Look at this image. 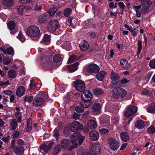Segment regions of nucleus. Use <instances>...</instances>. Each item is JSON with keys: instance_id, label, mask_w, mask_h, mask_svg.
<instances>
[{"instance_id": "nucleus-1", "label": "nucleus", "mask_w": 155, "mask_h": 155, "mask_svg": "<svg viewBox=\"0 0 155 155\" xmlns=\"http://www.w3.org/2000/svg\"><path fill=\"white\" fill-rule=\"evenodd\" d=\"M61 60V57L58 54H55L51 52L48 55L41 57L40 64L43 69L46 70H51L54 68L56 64L54 63L59 62Z\"/></svg>"}, {"instance_id": "nucleus-2", "label": "nucleus", "mask_w": 155, "mask_h": 155, "mask_svg": "<svg viewBox=\"0 0 155 155\" xmlns=\"http://www.w3.org/2000/svg\"><path fill=\"white\" fill-rule=\"evenodd\" d=\"M87 93H83L81 97L82 101L80 103L81 106H77L75 108V111L78 113H82L84 111V108H87L90 106L92 103L91 100L93 98V95L89 91H87Z\"/></svg>"}, {"instance_id": "nucleus-3", "label": "nucleus", "mask_w": 155, "mask_h": 155, "mask_svg": "<svg viewBox=\"0 0 155 155\" xmlns=\"http://www.w3.org/2000/svg\"><path fill=\"white\" fill-rule=\"evenodd\" d=\"M26 35L33 40H38L41 36L39 28L35 25L28 27L25 31Z\"/></svg>"}, {"instance_id": "nucleus-4", "label": "nucleus", "mask_w": 155, "mask_h": 155, "mask_svg": "<svg viewBox=\"0 0 155 155\" xmlns=\"http://www.w3.org/2000/svg\"><path fill=\"white\" fill-rule=\"evenodd\" d=\"M71 136V144L72 145V148H74L78 145V143L81 145L83 142L85 137L82 136L78 131L74 132Z\"/></svg>"}, {"instance_id": "nucleus-5", "label": "nucleus", "mask_w": 155, "mask_h": 155, "mask_svg": "<svg viewBox=\"0 0 155 155\" xmlns=\"http://www.w3.org/2000/svg\"><path fill=\"white\" fill-rule=\"evenodd\" d=\"M113 91V97L116 99H122L125 97L127 94V91L124 89L120 87H117Z\"/></svg>"}, {"instance_id": "nucleus-6", "label": "nucleus", "mask_w": 155, "mask_h": 155, "mask_svg": "<svg viewBox=\"0 0 155 155\" xmlns=\"http://www.w3.org/2000/svg\"><path fill=\"white\" fill-rule=\"evenodd\" d=\"M69 126L71 131L73 132L76 130L81 131L83 129V125L77 121H73Z\"/></svg>"}, {"instance_id": "nucleus-7", "label": "nucleus", "mask_w": 155, "mask_h": 155, "mask_svg": "<svg viewBox=\"0 0 155 155\" xmlns=\"http://www.w3.org/2000/svg\"><path fill=\"white\" fill-rule=\"evenodd\" d=\"M100 68L98 65L94 63H91L87 66L86 70L89 73L96 74L99 71Z\"/></svg>"}, {"instance_id": "nucleus-8", "label": "nucleus", "mask_w": 155, "mask_h": 155, "mask_svg": "<svg viewBox=\"0 0 155 155\" xmlns=\"http://www.w3.org/2000/svg\"><path fill=\"white\" fill-rule=\"evenodd\" d=\"M73 86L75 87L76 90L81 92L84 91L85 88L84 82L81 80L74 82Z\"/></svg>"}, {"instance_id": "nucleus-9", "label": "nucleus", "mask_w": 155, "mask_h": 155, "mask_svg": "<svg viewBox=\"0 0 155 155\" xmlns=\"http://www.w3.org/2000/svg\"><path fill=\"white\" fill-rule=\"evenodd\" d=\"M109 143L110 148L114 151L117 150L120 145L118 141L113 138L110 139Z\"/></svg>"}, {"instance_id": "nucleus-10", "label": "nucleus", "mask_w": 155, "mask_h": 155, "mask_svg": "<svg viewBox=\"0 0 155 155\" xmlns=\"http://www.w3.org/2000/svg\"><path fill=\"white\" fill-rule=\"evenodd\" d=\"M137 111V108L134 106H131L128 107L125 111L124 114L125 116L129 117L134 114Z\"/></svg>"}, {"instance_id": "nucleus-11", "label": "nucleus", "mask_w": 155, "mask_h": 155, "mask_svg": "<svg viewBox=\"0 0 155 155\" xmlns=\"http://www.w3.org/2000/svg\"><path fill=\"white\" fill-rule=\"evenodd\" d=\"M59 25L58 21L54 20L50 21L48 25V28L51 31H54L58 28Z\"/></svg>"}, {"instance_id": "nucleus-12", "label": "nucleus", "mask_w": 155, "mask_h": 155, "mask_svg": "<svg viewBox=\"0 0 155 155\" xmlns=\"http://www.w3.org/2000/svg\"><path fill=\"white\" fill-rule=\"evenodd\" d=\"M101 147L98 143H94L91 147L90 153L94 155H98L100 152Z\"/></svg>"}, {"instance_id": "nucleus-13", "label": "nucleus", "mask_w": 155, "mask_h": 155, "mask_svg": "<svg viewBox=\"0 0 155 155\" xmlns=\"http://www.w3.org/2000/svg\"><path fill=\"white\" fill-rule=\"evenodd\" d=\"M129 80H127L126 78H124L121 81H116L114 84H112V87L115 88L117 86L122 87L124 85L129 82Z\"/></svg>"}, {"instance_id": "nucleus-14", "label": "nucleus", "mask_w": 155, "mask_h": 155, "mask_svg": "<svg viewBox=\"0 0 155 155\" xmlns=\"http://www.w3.org/2000/svg\"><path fill=\"white\" fill-rule=\"evenodd\" d=\"M44 100L41 97H37L34 99L33 101L32 105L33 106L39 107L41 106L43 104Z\"/></svg>"}, {"instance_id": "nucleus-15", "label": "nucleus", "mask_w": 155, "mask_h": 155, "mask_svg": "<svg viewBox=\"0 0 155 155\" xmlns=\"http://www.w3.org/2000/svg\"><path fill=\"white\" fill-rule=\"evenodd\" d=\"M79 64V62H77L73 64L67 65V67L69 72L72 73L78 69Z\"/></svg>"}, {"instance_id": "nucleus-16", "label": "nucleus", "mask_w": 155, "mask_h": 155, "mask_svg": "<svg viewBox=\"0 0 155 155\" xmlns=\"http://www.w3.org/2000/svg\"><path fill=\"white\" fill-rule=\"evenodd\" d=\"M71 140L67 138L64 139L61 142V146L63 149H66L71 143V145H70V146H72V145L71 144Z\"/></svg>"}, {"instance_id": "nucleus-17", "label": "nucleus", "mask_w": 155, "mask_h": 155, "mask_svg": "<svg viewBox=\"0 0 155 155\" xmlns=\"http://www.w3.org/2000/svg\"><path fill=\"white\" fill-rule=\"evenodd\" d=\"M79 47L81 51H85L89 48L90 45L87 41L84 40L79 44Z\"/></svg>"}, {"instance_id": "nucleus-18", "label": "nucleus", "mask_w": 155, "mask_h": 155, "mask_svg": "<svg viewBox=\"0 0 155 155\" xmlns=\"http://www.w3.org/2000/svg\"><path fill=\"white\" fill-rule=\"evenodd\" d=\"M89 135L90 139L94 141L97 140L99 137L98 132L95 130L91 131L89 133Z\"/></svg>"}, {"instance_id": "nucleus-19", "label": "nucleus", "mask_w": 155, "mask_h": 155, "mask_svg": "<svg viewBox=\"0 0 155 155\" xmlns=\"http://www.w3.org/2000/svg\"><path fill=\"white\" fill-rule=\"evenodd\" d=\"M13 149V151L16 155H22L23 154L24 150L22 146L17 145Z\"/></svg>"}, {"instance_id": "nucleus-20", "label": "nucleus", "mask_w": 155, "mask_h": 155, "mask_svg": "<svg viewBox=\"0 0 155 155\" xmlns=\"http://www.w3.org/2000/svg\"><path fill=\"white\" fill-rule=\"evenodd\" d=\"M135 125L136 127L139 129H142L145 126V122L142 120H138L135 122Z\"/></svg>"}, {"instance_id": "nucleus-21", "label": "nucleus", "mask_w": 155, "mask_h": 155, "mask_svg": "<svg viewBox=\"0 0 155 155\" xmlns=\"http://www.w3.org/2000/svg\"><path fill=\"white\" fill-rule=\"evenodd\" d=\"M96 75L97 79L100 81H102L104 80L105 75L107 74L106 71H102L98 72Z\"/></svg>"}, {"instance_id": "nucleus-22", "label": "nucleus", "mask_w": 155, "mask_h": 155, "mask_svg": "<svg viewBox=\"0 0 155 155\" xmlns=\"http://www.w3.org/2000/svg\"><path fill=\"white\" fill-rule=\"evenodd\" d=\"M25 91V88L23 86H20L17 89L16 95L18 97H21L24 94Z\"/></svg>"}, {"instance_id": "nucleus-23", "label": "nucleus", "mask_w": 155, "mask_h": 155, "mask_svg": "<svg viewBox=\"0 0 155 155\" xmlns=\"http://www.w3.org/2000/svg\"><path fill=\"white\" fill-rule=\"evenodd\" d=\"M120 136L121 140L124 142L128 141L129 140V136L126 132H123L121 133Z\"/></svg>"}, {"instance_id": "nucleus-24", "label": "nucleus", "mask_w": 155, "mask_h": 155, "mask_svg": "<svg viewBox=\"0 0 155 155\" xmlns=\"http://www.w3.org/2000/svg\"><path fill=\"white\" fill-rule=\"evenodd\" d=\"M142 7L144 9L148 10L151 7L152 2L150 0H147L141 3Z\"/></svg>"}, {"instance_id": "nucleus-25", "label": "nucleus", "mask_w": 155, "mask_h": 155, "mask_svg": "<svg viewBox=\"0 0 155 155\" xmlns=\"http://www.w3.org/2000/svg\"><path fill=\"white\" fill-rule=\"evenodd\" d=\"M120 77L119 74L115 73L112 71L110 74V78L111 80L113 81H117L120 78Z\"/></svg>"}, {"instance_id": "nucleus-26", "label": "nucleus", "mask_w": 155, "mask_h": 155, "mask_svg": "<svg viewBox=\"0 0 155 155\" xmlns=\"http://www.w3.org/2000/svg\"><path fill=\"white\" fill-rule=\"evenodd\" d=\"M93 91L94 94L96 95H102L104 92L103 89L99 87L95 88Z\"/></svg>"}, {"instance_id": "nucleus-27", "label": "nucleus", "mask_w": 155, "mask_h": 155, "mask_svg": "<svg viewBox=\"0 0 155 155\" xmlns=\"http://www.w3.org/2000/svg\"><path fill=\"white\" fill-rule=\"evenodd\" d=\"M78 153L81 155H91L88 149L80 148L78 150Z\"/></svg>"}, {"instance_id": "nucleus-28", "label": "nucleus", "mask_w": 155, "mask_h": 155, "mask_svg": "<svg viewBox=\"0 0 155 155\" xmlns=\"http://www.w3.org/2000/svg\"><path fill=\"white\" fill-rule=\"evenodd\" d=\"M43 41L45 45H48L51 42V37L48 34H45L43 38Z\"/></svg>"}, {"instance_id": "nucleus-29", "label": "nucleus", "mask_w": 155, "mask_h": 155, "mask_svg": "<svg viewBox=\"0 0 155 155\" xmlns=\"http://www.w3.org/2000/svg\"><path fill=\"white\" fill-rule=\"evenodd\" d=\"M32 120L31 118H29L27 122L26 131L30 132L32 129V124L31 123Z\"/></svg>"}, {"instance_id": "nucleus-30", "label": "nucleus", "mask_w": 155, "mask_h": 155, "mask_svg": "<svg viewBox=\"0 0 155 155\" xmlns=\"http://www.w3.org/2000/svg\"><path fill=\"white\" fill-rule=\"evenodd\" d=\"M88 127L91 129H94L97 127V123L93 120H89L87 123Z\"/></svg>"}, {"instance_id": "nucleus-31", "label": "nucleus", "mask_w": 155, "mask_h": 155, "mask_svg": "<svg viewBox=\"0 0 155 155\" xmlns=\"http://www.w3.org/2000/svg\"><path fill=\"white\" fill-rule=\"evenodd\" d=\"M92 109L93 112H98L101 109V106L99 103L94 104L92 107Z\"/></svg>"}, {"instance_id": "nucleus-32", "label": "nucleus", "mask_w": 155, "mask_h": 155, "mask_svg": "<svg viewBox=\"0 0 155 155\" xmlns=\"http://www.w3.org/2000/svg\"><path fill=\"white\" fill-rule=\"evenodd\" d=\"M53 137L56 141H57L60 136V132L57 128H55L53 132Z\"/></svg>"}, {"instance_id": "nucleus-33", "label": "nucleus", "mask_w": 155, "mask_h": 155, "mask_svg": "<svg viewBox=\"0 0 155 155\" xmlns=\"http://www.w3.org/2000/svg\"><path fill=\"white\" fill-rule=\"evenodd\" d=\"M147 111L148 112L151 113H155V102L153 103L151 105L148 107Z\"/></svg>"}, {"instance_id": "nucleus-34", "label": "nucleus", "mask_w": 155, "mask_h": 155, "mask_svg": "<svg viewBox=\"0 0 155 155\" xmlns=\"http://www.w3.org/2000/svg\"><path fill=\"white\" fill-rule=\"evenodd\" d=\"M72 12V10L71 8H67L63 10L64 15L66 17H68L71 14Z\"/></svg>"}, {"instance_id": "nucleus-35", "label": "nucleus", "mask_w": 155, "mask_h": 155, "mask_svg": "<svg viewBox=\"0 0 155 155\" xmlns=\"http://www.w3.org/2000/svg\"><path fill=\"white\" fill-rule=\"evenodd\" d=\"M61 149V146L59 144L56 145L54 148L52 153L54 155H56L59 152Z\"/></svg>"}, {"instance_id": "nucleus-36", "label": "nucleus", "mask_w": 155, "mask_h": 155, "mask_svg": "<svg viewBox=\"0 0 155 155\" xmlns=\"http://www.w3.org/2000/svg\"><path fill=\"white\" fill-rule=\"evenodd\" d=\"M5 6L8 7H11L14 4L13 0H6L2 3Z\"/></svg>"}, {"instance_id": "nucleus-37", "label": "nucleus", "mask_w": 155, "mask_h": 155, "mask_svg": "<svg viewBox=\"0 0 155 155\" xmlns=\"http://www.w3.org/2000/svg\"><path fill=\"white\" fill-rule=\"evenodd\" d=\"M16 73L15 71L14 70H10L8 73V75L11 78H15L16 76Z\"/></svg>"}, {"instance_id": "nucleus-38", "label": "nucleus", "mask_w": 155, "mask_h": 155, "mask_svg": "<svg viewBox=\"0 0 155 155\" xmlns=\"http://www.w3.org/2000/svg\"><path fill=\"white\" fill-rule=\"evenodd\" d=\"M7 26L9 30L15 29V23L13 21H10L7 24Z\"/></svg>"}, {"instance_id": "nucleus-39", "label": "nucleus", "mask_w": 155, "mask_h": 155, "mask_svg": "<svg viewBox=\"0 0 155 155\" xmlns=\"http://www.w3.org/2000/svg\"><path fill=\"white\" fill-rule=\"evenodd\" d=\"M46 19V15L45 14L40 15L39 17L38 23L41 24L44 22Z\"/></svg>"}, {"instance_id": "nucleus-40", "label": "nucleus", "mask_w": 155, "mask_h": 155, "mask_svg": "<svg viewBox=\"0 0 155 155\" xmlns=\"http://www.w3.org/2000/svg\"><path fill=\"white\" fill-rule=\"evenodd\" d=\"M70 131H71V130L70 129V126H66L65 127L63 130V134L65 136L67 137L69 136Z\"/></svg>"}, {"instance_id": "nucleus-41", "label": "nucleus", "mask_w": 155, "mask_h": 155, "mask_svg": "<svg viewBox=\"0 0 155 155\" xmlns=\"http://www.w3.org/2000/svg\"><path fill=\"white\" fill-rule=\"evenodd\" d=\"M17 38L22 43L24 42L26 39L25 36L22 33L21 31H19L18 35L17 37Z\"/></svg>"}, {"instance_id": "nucleus-42", "label": "nucleus", "mask_w": 155, "mask_h": 155, "mask_svg": "<svg viewBox=\"0 0 155 155\" xmlns=\"http://www.w3.org/2000/svg\"><path fill=\"white\" fill-rule=\"evenodd\" d=\"M40 148L41 149L43 150L45 153H48L49 150L48 147L47 146V144L45 143L41 145Z\"/></svg>"}, {"instance_id": "nucleus-43", "label": "nucleus", "mask_w": 155, "mask_h": 155, "mask_svg": "<svg viewBox=\"0 0 155 155\" xmlns=\"http://www.w3.org/2000/svg\"><path fill=\"white\" fill-rule=\"evenodd\" d=\"M97 32H96L94 31H91L89 32L88 33V37L91 39H94L97 36Z\"/></svg>"}, {"instance_id": "nucleus-44", "label": "nucleus", "mask_w": 155, "mask_h": 155, "mask_svg": "<svg viewBox=\"0 0 155 155\" xmlns=\"http://www.w3.org/2000/svg\"><path fill=\"white\" fill-rule=\"evenodd\" d=\"M57 8L56 7H53L49 9L48 13L50 16H52L54 15L57 11Z\"/></svg>"}, {"instance_id": "nucleus-45", "label": "nucleus", "mask_w": 155, "mask_h": 155, "mask_svg": "<svg viewBox=\"0 0 155 155\" xmlns=\"http://www.w3.org/2000/svg\"><path fill=\"white\" fill-rule=\"evenodd\" d=\"M147 131L149 134H153L155 133V128L153 126L151 125L148 128Z\"/></svg>"}, {"instance_id": "nucleus-46", "label": "nucleus", "mask_w": 155, "mask_h": 155, "mask_svg": "<svg viewBox=\"0 0 155 155\" xmlns=\"http://www.w3.org/2000/svg\"><path fill=\"white\" fill-rule=\"evenodd\" d=\"M109 120L108 118V117L107 116L105 117H104L103 118H101V123L102 125L104 124H109Z\"/></svg>"}, {"instance_id": "nucleus-47", "label": "nucleus", "mask_w": 155, "mask_h": 155, "mask_svg": "<svg viewBox=\"0 0 155 155\" xmlns=\"http://www.w3.org/2000/svg\"><path fill=\"white\" fill-rule=\"evenodd\" d=\"M25 9V7L24 5H20L18 7L17 10L18 12V13L20 15H22L24 10Z\"/></svg>"}, {"instance_id": "nucleus-48", "label": "nucleus", "mask_w": 155, "mask_h": 155, "mask_svg": "<svg viewBox=\"0 0 155 155\" xmlns=\"http://www.w3.org/2000/svg\"><path fill=\"white\" fill-rule=\"evenodd\" d=\"M6 54L9 55H12L13 53L14 54V50L13 48L11 47H8L6 48Z\"/></svg>"}, {"instance_id": "nucleus-49", "label": "nucleus", "mask_w": 155, "mask_h": 155, "mask_svg": "<svg viewBox=\"0 0 155 155\" xmlns=\"http://www.w3.org/2000/svg\"><path fill=\"white\" fill-rule=\"evenodd\" d=\"M150 67L153 69H155V59L151 60L149 64Z\"/></svg>"}, {"instance_id": "nucleus-50", "label": "nucleus", "mask_w": 155, "mask_h": 155, "mask_svg": "<svg viewBox=\"0 0 155 155\" xmlns=\"http://www.w3.org/2000/svg\"><path fill=\"white\" fill-rule=\"evenodd\" d=\"M33 97L32 96H25L24 98V101H27L29 103L31 102L33 100Z\"/></svg>"}, {"instance_id": "nucleus-51", "label": "nucleus", "mask_w": 155, "mask_h": 155, "mask_svg": "<svg viewBox=\"0 0 155 155\" xmlns=\"http://www.w3.org/2000/svg\"><path fill=\"white\" fill-rule=\"evenodd\" d=\"M41 95L42 97H43V99H48V94L47 92L45 91H42L41 93Z\"/></svg>"}, {"instance_id": "nucleus-52", "label": "nucleus", "mask_w": 155, "mask_h": 155, "mask_svg": "<svg viewBox=\"0 0 155 155\" xmlns=\"http://www.w3.org/2000/svg\"><path fill=\"white\" fill-rule=\"evenodd\" d=\"M152 74V72H148L145 77V80L147 81H148Z\"/></svg>"}, {"instance_id": "nucleus-53", "label": "nucleus", "mask_w": 155, "mask_h": 155, "mask_svg": "<svg viewBox=\"0 0 155 155\" xmlns=\"http://www.w3.org/2000/svg\"><path fill=\"white\" fill-rule=\"evenodd\" d=\"M10 59L8 58H4L3 60V63L5 64L8 65L11 62Z\"/></svg>"}, {"instance_id": "nucleus-54", "label": "nucleus", "mask_w": 155, "mask_h": 155, "mask_svg": "<svg viewBox=\"0 0 155 155\" xmlns=\"http://www.w3.org/2000/svg\"><path fill=\"white\" fill-rule=\"evenodd\" d=\"M127 63H128L127 61L124 58L120 60V63L123 67L126 64H127Z\"/></svg>"}, {"instance_id": "nucleus-55", "label": "nucleus", "mask_w": 155, "mask_h": 155, "mask_svg": "<svg viewBox=\"0 0 155 155\" xmlns=\"http://www.w3.org/2000/svg\"><path fill=\"white\" fill-rule=\"evenodd\" d=\"M118 5L120 7V8L122 9L123 11L125 7V5L124 3L122 2H119L118 3Z\"/></svg>"}, {"instance_id": "nucleus-56", "label": "nucleus", "mask_w": 155, "mask_h": 155, "mask_svg": "<svg viewBox=\"0 0 155 155\" xmlns=\"http://www.w3.org/2000/svg\"><path fill=\"white\" fill-rule=\"evenodd\" d=\"M100 132L103 134H105L108 133L109 132V130L107 129L102 128L100 130Z\"/></svg>"}, {"instance_id": "nucleus-57", "label": "nucleus", "mask_w": 155, "mask_h": 155, "mask_svg": "<svg viewBox=\"0 0 155 155\" xmlns=\"http://www.w3.org/2000/svg\"><path fill=\"white\" fill-rule=\"evenodd\" d=\"M18 124V122L15 119H13L11 123V125L12 126H14L17 127Z\"/></svg>"}, {"instance_id": "nucleus-58", "label": "nucleus", "mask_w": 155, "mask_h": 155, "mask_svg": "<svg viewBox=\"0 0 155 155\" xmlns=\"http://www.w3.org/2000/svg\"><path fill=\"white\" fill-rule=\"evenodd\" d=\"M17 143L19 145H20V146H22L25 143L24 141L21 139H18L17 141Z\"/></svg>"}, {"instance_id": "nucleus-59", "label": "nucleus", "mask_w": 155, "mask_h": 155, "mask_svg": "<svg viewBox=\"0 0 155 155\" xmlns=\"http://www.w3.org/2000/svg\"><path fill=\"white\" fill-rule=\"evenodd\" d=\"M80 115L76 113H74L73 114V117L75 120H77L79 118Z\"/></svg>"}, {"instance_id": "nucleus-60", "label": "nucleus", "mask_w": 155, "mask_h": 155, "mask_svg": "<svg viewBox=\"0 0 155 155\" xmlns=\"http://www.w3.org/2000/svg\"><path fill=\"white\" fill-rule=\"evenodd\" d=\"M41 9V6H38V4L36 3L34 7V10L35 11H39Z\"/></svg>"}, {"instance_id": "nucleus-61", "label": "nucleus", "mask_w": 155, "mask_h": 155, "mask_svg": "<svg viewBox=\"0 0 155 155\" xmlns=\"http://www.w3.org/2000/svg\"><path fill=\"white\" fill-rule=\"evenodd\" d=\"M150 91L147 89H145L142 91V93L143 94L147 95L150 94Z\"/></svg>"}, {"instance_id": "nucleus-62", "label": "nucleus", "mask_w": 155, "mask_h": 155, "mask_svg": "<svg viewBox=\"0 0 155 155\" xmlns=\"http://www.w3.org/2000/svg\"><path fill=\"white\" fill-rule=\"evenodd\" d=\"M142 41L140 40H138V47L137 49H142Z\"/></svg>"}, {"instance_id": "nucleus-63", "label": "nucleus", "mask_w": 155, "mask_h": 155, "mask_svg": "<svg viewBox=\"0 0 155 155\" xmlns=\"http://www.w3.org/2000/svg\"><path fill=\"white\" fill-rule=\"evenodd\" d=\"M3 93L8 95H10L12 94V91L10 90L3 91Z\"/></svg>"}, {"instance_id": "nucleus-64", "label": "nucleus", "mask_w": 155, "mask_h": 155, "mask_svg": "<svg viewBox=\"0 0 155 155\" xmlns=\"http://www.w3.org/2000/svg\"><path fill=\"white\" fill-rule=\"evenodd\" d=\"M74 59V56L72 57H70L69 58V59L68 61V62L69 63H71L75 61Z\"/></svg>"}]
</instances>
